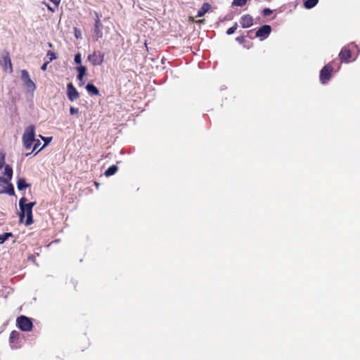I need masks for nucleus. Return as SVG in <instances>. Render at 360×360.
I'll list each match as a JSON object with an SVG mask.
<instances>
[{"label":"nucleus","mask_w":360,"mask_h":360,"mask_svg":"<svg viewBox=\"0 0 360 360\" xmlns=\"http://www.w3.org/2000/svg\"><path fill=\"white\" fill-rule=\"evenodd\" d=\"M4 166V174L6 175L5 179H7V184L12 179L13 177V169L9 165Z\"/></svg>","instance_id":"4468645a"},{"label":"nucleus","mask_w":360,"mask_h":360,"mask_svg":"<svg viewBox=\"0 0 360 360\" xmlns=\"http://www.w3.org/2000/svg\"><path fill=\"white\" fill-rule=\"evenodd\" d=\"M47 8L49 11H53L54 10L51 7L49 6V5H47Z\"/></svg>","instance_id":"e433bc0d"},{"label":"nucleus","mask_w":360,"mask_h":360,"mask_svg":"<svg viewBox=\"0 0 360 360\" xmlns=\"http://www.w3.org/2000/svg\"><path fill=\"white\" fill-rule=\"evenodd\" d=\"M319 2V0H306L304 2V6L307 9L314 8Z\"/></svg>","instance_id":"412c9836"},{"label":"nucleus","mask_w":360,"mask_h":360,"mask_svg":"<svg viewBox=\"0 0 360 360\" xmlns=\"http://www.w3.org/2000/svg\"><path fill=\"white\" fill-rule=\"evenodd\" d=\"M35 127L34 125L28 126L22 135V143L26 149H29L32 147L34 142L35 141Z\"/></svg>","instance_id":"f03ea898"},{"label":"nucleus","mask_w":360,"mask_h":360,"mask_svg":"<svg viewBox=\"0 0 360 360\" xmlns=\"http://www.w3.org/2000/svg\"><path fill=\"white\" fill-rule=\"evenodd\" d=\"M41 148L39 149V150H38V151L36 153V154H37L39 151H41Z\"/></svg>","instance_id":"ea45409f"},{"label":"nucleus","mask_w":360,"mask_h":360,"mask_svg":"<svg viewBox=\"0 0 360 360\" xmlns=\"http://www.w3.org/2000/svg\"><path fill=\"white\" fill-rule=\"evenodd\" d=\"M67 96L70 101H74L79 97V94L72 83L67 85Z\"/></svg>","instance_id":"9d476101"},{"label":"nucleus","mask_w":360,"mask_h":360,"mask_svg":"<svg viewBox=\"0 0 360 360\" xmlns=\"http://www.w3.org/2000/svg\"><path fill=\"white\" fill-rule=\"evenodd\" d=\"M339 58L342 63H349L354 59H352V51L348 47L345 46L343 47L340 53H339Z\"/></svg>","instance_id":"1a4fd4ad"},{"label":"nucleus","mask_w":360,"mask_h":360,"mask_svg":"<svg viewBox=\"0 0 360 360\" xmlns=\"http://www.w3.org/2000/svg\"><path fill=\"white\" fill-rule=\"evenodd\" d=\"M87 59L94 66L100 65L103 62L104 54L99 51H95L88 56Z\"/></svg>","instance_id":"39448f33"},{"label":"nucleus","mask_w":360,"mask_h":360,"mask_svg":"<svg viewBox=\"0 0 360 360\" xmlns=\"http://www.w3.org/2000/svg\"><path fill=\"white\" fill-rule=\"evenodd\" d=\"M271 32V27L269 25H264L259 27L255 33V37L263 40L269 37Z\"/></svg>","instance_id":"6e6552de"},{"label":"nucleus","mask_w":360,"mask_h":360,"mask_svg":"<svg viewBox=\"0 0 360 360\" xmlns=\"http://www.w3.org/2000/svg\"><path fill=\"white\" fill-rule=\"evenodd\" d=\"M34 148H33V150L32 151H34L35 150H37V148L41 144L40 141L39 140H36V139H35V141L34 142Z\"/></svg>","instance_id":"2f4dec72"},{"label":"nucleus","mask_w":360,"mask_h":360,"mask_svg":"<svg viewBox=\"0 0 360 360\" xmlns=\"http://www.w3.org/2000/svg\"><path fill=\"white\" fill-rule=\"evenodd\" d=\"M272 13H273L272 10H271L270 8H266L263 9L262 14L263 16L266 17V16L270 15Z\"/></svg>","instance_id":"bb28decb"},{"label":"nucleus","mask_w":360,"mask_h":360,"mask_svg":"<svg viewBox=\"0 0 360 360\" xmlns=\"http://www.w3.org/2000/svg\"><path fill=\"white\" fill-rule=\"evenodd\" d=\"M49 46L50 47H52V44H51V43H49Z\"/></svg>","instance_id":"4c0bfd02"},{"label":"nucleus","mask_w":360,"mask_h":360,"mask_svg":"<svg viewBox=\"0 0 360 360\" xmlns=\"http://www.w3.org/2000/svg\"><path fill=\"white\" fill-rule=\"evenodd\" d=\"M86 89L91 95L98 96L99 91L98 89L93 84H87L86 86Z\"/></svg>","instance_id":"f3484780"},{"label":"nucleus","mask_w":360,"mask_h":360,"mask_svg":"<svg viewBox=\"0 0 360 360\" xmlns=\"http://www.w3.org/2000/svg\"><path fill=\"white\" fill-rule=\"evenodd\" d=\"M27 199L25 197H22L19 200V207L20 210L23 212L24 207L27 204L26 203Z\"/></svg>","instance_id":"b1692460"},{"label":"nucleus","mask_w":360,"mask_h":360,"mask_svg":"<svg viewBox=\"0 0 360 360\" xmlns=\"http://www.w3.org/2000/svg\"><path fill=\"white\" fill-rule=\"evenodd\" d=\"M13 236L12 233H4L0 235V244L4 243L9 237Z\"/></svg>","instance_id":"4be33fe9"},{"label":"nucleus","mask_w":360,"mask_h":360,"mask_svg":"<svg viewBox=\"0 0 360 360\" xmlns=\"http://www.w3.org/2000/svg\"><path fill=\"white\" fill-rule=\"evenodd\" d=\"M49 63H50V62H49V60H48V61H46V62H45V63L42 65V66L41 67V70L42 71H46V68H47V65H48V64H49Z\"/></svg>","instance_id":"473e14b6"},{"label":"nucleus","mask_w":360,"mask_h":360,"mask_svg":"<svg viewBox=\"0 0 360 360\" xmlns=\"http://www.w3.org/2000/svg\"><path fill=\"white\" fill-rule=\"evenodd\" d=\"M252 32V30H249V31L248 32V33L249 34V33H250V32Z\"/></svg>","instance_id":"58836bf2"},{"label":"nucleus","mask_w":360,"mask_h":360,"mask_svg":"<svg viewBox=\"0 0 360 360\" xmlns=\"http://www.w3.org/2000/svg\"><path fill=\"white\" fill-rule=\"evenodd\" d=\"M46 55L49 57V62H51L52 60L56 59V56L55 53H53L52 51H48Z\"/></svg>","instance_id":"a878e982"},{"label":"nucleus","mask_w":360,"mask_h":360,"mask_svg":"<svg viewBox=\"0 0 360 360\" xmlns=\"http://www.w3.org/2000/svg\"><path fill=\"white\" fill-rule=\"evenodd\" d=\"M77 70L78 71L77 79L79 81L82 82L84 75H85V72L86 71V68L85 66L80 65L79 67L77 68Z\"/></svg>","instance_id":"aec40b11"},{"label":"nucleus","mask_w":360,"mask_h":360,"mask_svg":"<svg viewBox=\"0 0 360 360\" xmlns=\"http://www.w3.org/2000/svg\"><path fill=\"white\" fill-rule=\"evenodd\" d=\"M70 112L71 115L77 114L79 112L78 108L71 106L70 108Z\"/></svg>","instance_id":"7c9ffc66"},{"label":"nucleus","mask_w":360,"mask_h":360,"mask_svg":"<svg viewBox=\"0 0 360 360\" xmlns=\"http://www.w3.org/2000/svg\"><path fill=\"white\" fill-rule=\"evenodd\" d=\"M30 186L31 184H27L24 178H20L17 181V188L19 191H23Z\"/></svg>","instance_id":"dca6fc26"},{"label":"nucleus","mask_w":360,"mask_h":360,"mask_svg":"<svg viewBox=\"0 0 360 360\" xmlns=\"http://www.w3.org/2000/svg\"><path fill=\"white\" fill-rule=\"evenodd\" d=\"M237 27H238V24H237V22H235L234 25L231 27H230L227 30L226 34L228 35H231V34H233L236 32Z\"/></svg>","instance_id":"393cba45"},{"label":"nucleus","mask_w":360,"mask_h":360,"mask_svg":"<svg viewBox=\"0 0 360 360\" xmlns=\"http://www.w3.org/2000/svg\"><path fill=\"white\" fill-rule=\"evenodd\" d=\"M56 7H58L60 3V0H50Z\"/></svg>","instance_id":"72a5a7b5"},{"label":"nucleus","mask_w":360,"mask_h":360,"mask_svg":"<svg viewBox=\"0 0 360 360\" xmlns=\"http://www.w3.org/2000/svg\"><path fill=\"white\" fill-rule=\"evenodd\" d=\"M6 184L8 185L7 187L5 189H4V190L0 191V194H1V193H7L9 195H15V191H14V188H13V184L9 183V182L8 184Z\"/></svg>","instance_id":"a211bd4d"},{"label":"nucleus","mask_w":360,"mask_h":360,"mask_svg":"<svg viewBox=\"0 0 360 360\" xmlns=\"http://www.w3.org/2000/svg\"><path fill=\"white\" fill-rule=\"evenodd\" d=\"M7 184V179H5L4 177L0 176V184Z\"/></svg>","instance_id":"f704fd0d"},{"label":"nucleus","mask_w":360,"mask_h":360,"mask_svg":"<svg viewBox=\"0 0 360 360\" xmlns=\"http://www.w3.org/2000/svg\"><path fill=\"white\" fill-rule=\"evenodd\" d=\"M94 185H95L96 188L98 189V187H99V183H98V182L95 181V182H94Z\"/></svg>","instance_id":"c9c22d12"},{"label":"nucleus","mask_w":360,"mask_h":360,"mask_svg":"<svg viewBox=\"0 0 360 360\" xmlns=\"http://www.w3.org/2000/svg\"><path fill=\"white\" fill-rule=\"evenodd\" d=\"M0 63L5 71H8L10 73L13 72L12 63L8 52L5 53Z\"/></svg>","instance_id":"9b49d317"},{"label":"nucleus","mask_w":360,"mask_h":360,"mask_svg":"<svg viewBox=\"0 0 360 360\" xmlns=\"http://www.w3.org/2000/svg\"><path fill=\"white\" fill-rule=\"evenodd\" d=\"M253 23H254V19L249 14L243 15L240 18V24L241 25L243 28L250 27L253 25Z\"/></svg>","instance_id":"f8f14e48"},{"label":"nucleus","mask_w":360,"mask_h":360,"mask_svg":"<svg viewBox=\"0 0 360 360\" xmlns=\"http://www.w3.org/2000/svg\"><path fill=\"white\" fill-rule=\"evenodd\" d=\"M210 9V5L208 3H204L198 10L196 17H202Z\"/></svg>","instance_id":"2eb2a0df"},{"label":"nucleus","mask_w":360,"mask_h":360,"mask_svg":"<svg viewBox=\"0 0 360 360\" xmlns=\"http://www.w3.org/2000/svg\"><path fill=\"white\" fill-rule=\"evenodd\" d=\"M248 0H233L232 4L236 6H243L246 4Z\"/></svg>","instance_id":"5701e85b"},{"label":"nucleus","mask_w":360,"mask_h":360,"mask_svg":"<svg viewBox=\"0 0 360 360\" xmlns=\"http://www.w3.org/2000/svg\"><path fill=\"white\" fill-rule=\"evenodd\" d=\"M16 325L22 331L25 332L31 331L33 327L31 319L23 315L17 318Z\"/></svg>","instance_id":"20e7f679"},{"label":"nucleus","mask_w":360,"mask_h":360,"mask_svg":"<svg viewBox=\"0 0 360 360\" xmlns=\"http://www.w3.org/2000/svg\"><path fill=\"white\" fill-rule=\"evenodd\" d=\"M34 205L35 202H29L24 207V209L22 210L23 212L20 210L19 217L20 220H22L26 215V226H29L33 224L32 208Z\"/></svg>","instance_id":"7ed1b4c3"},{"label":"nucleus","mask_w":360,"mask_h":360,"mask_svg":"<svg viewBox=\"0 0 360 360\" xmlns=\"http://www.w3.org/2000/svg\"><path fill=\"white\" fill-rule=\"evenodd\" d=\"M19 338H20V333L16 330H13L10 333L9 342H10V344L11 345L12 348L17 349L19 347V346L18 345V340H19Z\"/></svg>","instance_id":"ddd939ff"},{"label":"nucleus","mask_w":360,"mask_h":360,"mask_svg":"<svg viewBox=\"0 0 360 360\" xmlns=\"http://www.w3.org/2000/svg\"><path fill=\"white\" fill-rule=\"evenodd\" d=\"M118 170L117 166L113 165L109 167L104 172L105 176H110L115 174Z\"/></svg>","instance_id":"6ab92c4d"},{"label":"nucleus","mask_w":360,"mask_h":360,"mask_svg":"<svg viewBox=\"0 0 360 360\" xmlns=\"http://www.w3.org/2000/svg\"><path fill=\"white\" fill-rule=\"evenodd\" d=\"M5 164V154L0 151V169Z\"/></svg>","instance_id":"cd10ccee"},{"label":"nucleus","mask_w":360,"mask_h":360,"mask_svg":"<svg viewBox=\"0 0 360 360\" xmlns=\"http://www.w3.org/2000/svg\"><path fill=\"white\" fill-rule=\"evenodd\" d=\"M340 68V63L337 60H333L326 65L320 71L319 79L322 84H326L331 77L333 71L338 70Z\"/></svg>","instance_id":"f257e3e1"},{"label":"nucleus","mask_w":360,"mask_h":360,"mask_svg":"<svg viewBox=\"0 0 360 360\" xmlns=\"http://www.w3.org/2000/svg\"><path fill=\"white\" fill-rule=\"evenodd\" d=\"M21 79L27 88L30 89L32 91L36 89V85L30 79L29 73L26 70H22L21 71Z\"/></svg>","instance_id":"0eeeda50"},{"label":"nucleus","mask_w":360,"mask_h":360,"mask_svg":"<svg viewBox=\"0 0 360 360\" xmlns=\"http://www.w3.org/2000/svg\"><path fill=\"white\" fill-rule=\"evenodd\" d=\"M75 62L77 64H80L82 63L81 55H80L79 53H78L77 54L75 55Z\"/></svg>","instance_id":"c85d7f7f"},{"label":"nucleus","mask_w":360,"mask_h":360,"mask_svg":"<svg viewBox=\"0 0 360 360\" xmlns=\"http://www.w3.org/2000/svg\"><path fill=\"white\" fill-rule=\"evenodd\" d=\"M95 23L94 28V33L96 37V40H98L99 39L103 37V24L100 20V16L98 13L95 12Z\"/></svg>","instance_id":"423d86ee"},{"label":"nucleus","mask_w":360,"mask_h":360,"mask_svg":"<svg viewBox=\"0 0 360 360\" xmlns=\"http://www.w3.org/2000/svg\"><path fill=\"white\" fill-rule=\"evenodd\" d=\"M236 41L239 44H243L245 41V37L244 36H239L236 38Z\"/></svg>","instance_id":"c756f323"}]
</instances>
